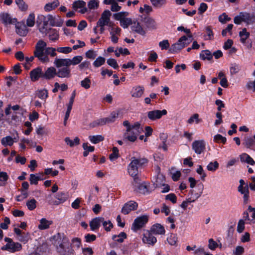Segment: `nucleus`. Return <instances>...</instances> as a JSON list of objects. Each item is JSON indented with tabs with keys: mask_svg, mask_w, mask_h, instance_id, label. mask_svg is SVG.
<instances>
[{
	"mask_svg": "<svg viewBox=\"0 0 255 255\" xmlns=\"http://www.w3.org/2000/svg\"><path fill=\"white\" fill-rule=\"evenodd\" d=\"M46 43L42 40H39L36 44L34 52V56L42 63L49 62L48 55L54 57L56 55V49L53 47H46Z\"/></svg>",
	"mask_w": 255,
	"mask_h": 255,
	"instance_id": "1",
	"label": "nucleus"
},
{
	"mask_svg": "<svg viewBox=\"0 0 255 255\" xmlns=\"http://www.w3.org/2000/svg\"><path fill=\"white\" fill-rule=\"evenodd\" d=\"M148 160L145 158H136L132 157L131 158V162L128 167V171L129 174L133 178V181L137 184H139L140 179L138 178L137 174L138 173V167L146 164Z\"/></svg>",
	"mask_w": 255,
	"mask_h": 255,
	"instance_id": "2",
	"label": "nucleus"
},
{
	"mask_svg": "<svg viewBox=\"0 0 255 255\" xmlns=\"http://www.w3.org/2000/svg\"><path fill=\"white\" fill-rule=\"evenodd\" d=\"M52 244L56 247L59 253L65 251V246L69 243L68 239L62 233H57L50 238Z\"/></svg>",
	"mask_w": 255,
	"mask_h": 255,
	"instance_id": "3",
	"label": "nucleus"
},
{
	"mask_svg": "<svg viewBox=\"0 0 255 255\" xmlns=\"http://www.w3.org/2000/svg\"><path fill=\"white\" fill-rule=\"evenodd\" d=\"M82 60L83 57L80 55L74 56L71 59L56 58L54 61V64L56 68H60L63 66H70L71 65H76L80 64Z\"/></svg>",
	"mask_w": 255,
	"mask_h": 255,
	"instance_id": "4",
	"label": "nucleus"
},
{
	"mask_svg": "<svg viewBox=\"0 0 255 255\" xmlns=\"http://www.w3.org/2000/svg\"><path fill=\"white\" fill-rule=\"evenodd\" d=\"M191 42V39H188L186 36L184 35L180 37L176 43L171 45L169 51L172 53L178 52L187 46Z\"/></svg>",
	"mask_w": 255,
	"mask_h": 255,
	"instance_id": "5",
	"label": "nucleus"
},
{
	"mask_svg": "<svg viewBox=\"0 0 255 255\" xmlns=\"http://www.w3.org/2000/svg\"><path fill=\"white\" fill-rule=\"evenodd\" d=\"M4 241L7 242V244L1 247V249L3 251H7L11 253H14L21 250L22 249L20 244L13 242L10 238L5 237Z\"/></svg>",
	"mask_w": 255,
	"mask_h": 255,
	"instance_id": "6",
	"label": "nucleus"
},
{
	"mask_svg": "<svg viewBox=\"0 0 255 255\" xmlns=\"http://www.w3.org/2000/svg\"><path fill=\"white\" fill-rule=\"evenodd\" d=\"M111 12L109 10H105L102 14L101 17L97 22V26H109L113 25L110 21Z\"/></svg>",
	"mask_w": 255,
	"mask_h": 255,
	"instance_id": "7",
	"label": "nucleus"
},
{
	"mask_svg": "<svg viewBox=\"0 0 255 255\" xmlns=\"http://www.w3.org/2000/svg\"><path fill=\"white\" fill-rule=\"evenodd\" d=\"M148 218L149 217L147 215H143L136 218L132 225L131 229L134 231L140 229L147 223Z\"/></svg>",
	"mask_w": 255,
	"mask_h": 255,
	"instance_id": "8",
	"label": "nucleus"
},
{
	"mask_svg": "<svg viewBox=\"0 0 255 255\" xmlns=\"http://www.w3.org/2000/svg\"><path fill=\"white\" fill-rule=\"evenodd\" d=\"M250 35V32L247 31L246 28H244L239 32L241 42L243 43L248 49H251L252 47V42L248 40Z\"/></svg>",
	"mask_w": 255,
	"mask_h": 255,
	"instance_id": "9",
	"label": "nucleus"
},
{
	"mask_svg": "<svg viewBox=\"0 0 255 255\" xmlns=\"http://www.w3.org/2000/svg\"><path fill=\"white\" fill-rule=\"evenodd\" d=\"M192 148L196 153L200 154L205 150L206 142L204 140H195L192 144Z\"/></svg>",
	"mask_w": 255,
	"mask_h": 255,
	"instance_id": "10",
	"label": "nucleus"
},
{
	"mask_svg": "<svg viewBox=\"0 0 255 255\" xmlns=\"http://www.w3.org/2000/svg\"><path fill=\"white\" fill-rule=\"evenodd\" d=\"M123 125L127 128L129 127L131 129L130 131L132 132L133 134L136 137L143 131L142 128L140 127V124L138 122H136L133 125H130L128 121H125L123 122Z\"/></svg>",
	"mask_w": 255,
	"mask_h": 255,
	"instance_id": "11",
	"label": "nucleus"
},
{
	"mask_svg": "<svg viewBox=\"0 0 255 255\" xmlns=\"http://www.w3.org/2000/svg\"><path fill=\"white\" fill-rule=\"evenodd\" d=\"M167 114V112L165 109L162 111L155 110L149 111L147 113V117L151 121H155L160 119L162 116L166 115Z\"/></svg>",
	"mask_w": 255,
	"mask_h": 255,
	"instance_id": "12",
	"label": "nucleus"
},
{
	"mask_svg": "<svg viewBox=\"0 0 255 255\" xmlns=\"http://www.w3.org/2000/svg\"><path fill=\"white\" fill-rule=\"evenodd\" d=\"M57 76L61 78H69L71 76V69L69 66H63L57 68Z\"/></svg>",
	"mask_w": 255,
	"mask_h": 255,
	"instance_id": "13",
	"label": "nucleus"
},
{
	"mask_svg": "<svg viewBox=\"0 0 255 255\" xmlns=\"http://www.w3.org/2000/svg\"><path fill=\"white\" fill-rule=\"evenodd\" d=\"M143 236L142 241L144 244L153 246L157 241L156 238L149 230L145 231Z\"/></svg>",
	"mask_w": 255,
	"mask_h": 255,
	"instance_id": "14",
	"label": "nucleus"
},
{
	"mask_svg": "<svg viewBox=\"0 0 255 255\" xmlns=\"http://www.w3.org/2000/svg\"><path fill=\"white\" fill-rule=\"evenodd\" d=\"M138 206L137 203L133 201L126 203L122 209V213L125 215L128 214L131 211L135 210Z\"/></svg>",
	"mask_w": 255,
	"mask_h": 255,
	"instance_id": "15",
	"label": "nucleus"
},
{
	"mask_svg": "<svg viewBox=\"0 0 255 255\" xmlns=\"http://www.w3.org/2000/svg\"><path fill=\"white\" fill-rule=\"evenodd\" d=\"M243 17L242 19L244 22L248 24H253L255 23V13H249L246 11L241 12Z\"/></svg>",
	"mask_w": 255,
	"mask_h": 255,
	"instance_id": "16",
	"label": "nucleus"
},
{
	"mask_svg": "<svg viewBox=\"0 0 255 255\" xmlns=\"http://www.w3.org/2000/svg\"><path fill=\"white\" fill-rule=\"evenodd\" d=\"M30 76L32 81H37L40 78H43V71L40 67H37L30 72Z\"/></svg>",
	"mask_w": 255,
	"mask_h": 255,
	"instance_id": "17",
	"label": "nucleus"
},
{
	"mask_svg": "<svg viewBox=\"0 0 255 255\" xmlns=\"http://www.w3.org/2000/svg\"><path fill=\"white\" fill-rule=\"evenodd\" d=\"M153 235H163L165 233L164 227L160 224L156 223L151 226L149 230Z\"/></svg>",
	"mask_w": 255,
	"mask_h": 255,
	"instance_id": "18",
	"label": "nucleus"
},
{
	"mask_svg": "<svg viewBox=\"0 0 255 255\" xmlns=\"http://www.w3.org/2000/svg\"><path fill=\"white\" fill-rule=\"evenodd\" d=\"M57 76V70L54 67H48L44 72H43V79L51 80Z\"/></svg>",
	"mask_w": 255,
	"mask_h": 255,
	"instance_id": "19",
	"label": "nucleus"
},
{
	"mask_svg": "<svg viewBox=\"0 0 255 255\" xmlns=\"http://www.w3.org/2000/svg\"><path fill=\"white\" fill-rule=\"evenodd\" d=\"M144 92V88L141 86H135L132 87L130 92L133 98H139L141 97Z\"/></svg>",
	"mask_w": 255,
	"mask_h": 255,
	"instance_id": "20",
	"label": "nucleus"
},
{
	"mask_svg": "<svg viewBox=\"0 0 255 255\" xmlns=\"http://www.w3.org/2000/svg\"><path fill=\"white\" fill-rule=\"evenodd\" d=\"M131 29L132 31L142 36L145 35L146 33V30L144 29L140 25V23L137 21L132 22Z\"/></svg>",
	"mask_w": 255,
	"mask_h": 255,
	"instance_id": "21",
	"label": "nucleus"
},
{
	"mask_svg": "<svg viewBox=\"0 0 255 255\" xmlns=\"http://www.w3.org/2000/svg\"><path fill=\"white\" fill-rule=\"evenodd\" d=\"M86 3L83 0H76L75 1L73 4L72 7L74 10H77L78 8H81L79 12L81 13H85L88 11V8L86 7Z\"/></svg>",
	"mask_w": 255,
	"mask_h": 255,
	"instance_id": "22",
	"label": "nucleus"
},
{
	"mask_svg": "<svg viewBox=\"0 0 255 255\" xmlns=\"http://www.w3.org/2000/svg\"><path fill=\"white\" fill-rule=\"evenodd\" d=\"M103 217H96L93 219L89 223L90 229L92 231H95L99 228L101 224L103 222Z\"/></svg>",
	"mask_w": 255,
	"mask_h": 255,
	"instance_id": "23",
	"label": "nucleus"
},
{
	"mask_svg": "<svg viewBox=\"0 0 255 255\" xmlns=\"http://www.w3.org/2000/svg\"><path fill=\"white\" fill-rule=\"evenodd\" d=\"M139 182H140V181ZM133 184L135 187H138L139 193L141 194H145L150 192V191L149 190V184L148 183L144 182L141 184L140 183H139V184H137L133 181Z\"/></svg>",
	"mask_w": 255,
	"mask_h": 255,
	"instance_id": "24",
	"label": "nucleus"
},
{
	"mask_svg": "<svg viewBox=\"0 0 255 255\" xmlns=\"http://www.w3.org/2000/svg\"><path fill=\"white\" fill-rule=\"evenodd\" d=\"M0 17L4 24H16L17 23V19L14 18H12L10 14L7 13H2L0 15Z\"/></svg>",
	"mask_w": 255,
	"mask_h": 255,
	"instance_id": "25",
	"label": "nucleus"
},
{
	"mask_svg": "<svg viewBox=\"0 0 255 255\" xmlns=\"http://www.w3.org/2000/svg\"><path fill=\"white\" fill-rule=\"evenodd\" d=\"M52 224L53 221L52 220H48L46 218H42L39 221L38 228L39 230H44L49 229Z\"/></svg>",
	"mask_w": 255,
	"mask_h": 255,
	"instance_id": "26",
	"label": "nucleus"
},
{
	"mask_svg": "<svg viewBox=\"0 0 255 255\" xmlns=\"http://www.w3.org/2000/svg\"><path fill=\"white\" fill-rule=\"evenodd\" d=\"M16 32L21 36H25L28 33V29L26 26L23 23H18L15 24Z\"/></svg>",
	"mask_w": 255,
	"mask_h": 255,
	"instance_id": "27",
	"label": "nucleus"
},
{
	"mask_svg": "<svg viewBox=\"0 0 255 255\" xmlns=\"http://www.w3.org/2000/svg\"><path fill=\"white\" fill-rule=\"evenodd\" d=\"M67 196L64 192H59L56 195V198L59 200V201H55L54 202L48 201V203L50 205H58L59 204L62 203L66 201L67 199Z\"/></svg>",
	"mask_w": 255,
	"mask_h": 255,
	"instance_id": "28",
	"label": "nucleus"
},
{
	"mask_svg": "<svg viewBox=\"0 0 255 255\" xmlns=\"http://www.w3.org/2000/svg\"><path fill=\"white\" fill-rule=\"evenodd\" d=\"M238 191L242 194L244 195L243 200L244 204L248 203L249 199V185L243 187V188H238Z\"/></svg>",
	"mask_w": 255,
	"mask_h": 255,
	"instance_id": "29",
	"label": "nucleus"
},
{
	"mask_svg": "<svg viewBox=\"0 0 255 255\" xmlns=\"http://www.w3.org/2000/svg\"><path fill=\"white\" fill-rule=\"evenodd\" d=\"M119 116V112L116 111L112 112L108 117L102 118V120L104 121V125L114 123L118 118Z\"/></svg>",
	"mask_w": 255,
	"mask_h": 255,
	"instance_id": "30",
	"label": "nucleus"
},
{
	"mask_svg": "<svg viewBox=\"0 0 255 255\" xmlns=\"http://www.w3.org/2000/svg\"><path fill=\"white\" fill-rule=\"evenodd\" d=\"M243 144L247 148L253 149L255 146V140L252 137H245L243 140Z\"/></svg>",
	"mask_w": 255,
	"mask_h": 255,
	"instance_id": "31",
	"label": "nucleus"
},
{
	"mask_svg": "<svg viewBox=\"0 0 255 255\" xmlns=\"http://www.w3.org/2000/svg\"><path fill=\"white\" fill-rule=\"evenodd\" d=\"M130 130L131 129L129 127L127 128L126 131L124 134V138L129 141L134 142L136 140L137 138Z\"/></svg>",
	"mask_w": 255,
	"mask_h": 255,
	"instance_id": "32",
	"label": "nucleus"
},
{
	"mask_svg": "<svg viewBox=\"0 0 255 255\" xmlns=\"http://www.w3.org/2000/svg\"><path fill=\"white\" fill-rule=\"evenodd\" d=\"M240 159L242 162H246L252 165L255 164V161L254 159L248 154L243 153L240 155Z\"/></svg>",
	"mask_w": 255,
	"mask_h": 255,
	"instance_id": "33",
	"label": "nucleus"
},
{
	"mask_svg": "<svg viewBox=\"0 0 255 255\" xmlns=\"http://www.w3.org/2000/svg\"><path fill=\"white\" fill-rule=\"evenodd\" d=\"M59 5V2L58 0H54L52 2H49L45 4L44 6V9L46 11H50Z\"/></svg>",
	"mask_w": 255,
	"mask_h": 255,
	"instance_id": "34",
	"label": "nucleus"
},
{
	"mask_svg": "<svg viewBox=\"0 0 255 255\" xmlns=\"http://www.w3.org/2000/svg\"><path fill=\"white\" fill-rule=\"evenodd\" d=\"M200 58L203 60H211L213 58L211 52L209 50H204L201 51L200 54Z\"/></svg>",
	"mask_w": 255,
	"mask_h": 255,
	"instance_id": "35",
	"label": "nucleus"
},
{
	"mask_svg": "<svg viewBox=\"0 0 255 255\" xmlns=\"http://www.w3.org/2000/svg\"><path fill=\"white\" fill-rule=\"evenodd\" d=\"M14 143V139L10 136H6L1 140V143L4 146H12Z\"/></svg>",
	"mask_w": 255,
	"mask_h": 255,
	"instance_id": "36",
	"label": "nucleus"
},
{
	"mask_svg": "<svg viewBox=\"0 0 255 255\" xmlns=\"http://www.w3.org/2000/svg\"><path fill=\"white\" fill-rule=\"evenodd\" d=\"M89 140L94 144H97L104 140V137L101 135H90Z\"/></svg>",
	"mask_w": 255,
	"mask_h": 255,
	"instance_id": "37",
	"label": "nucleus"
},
{
	"mask_svg": "<svg viewBox=\"0 0 255 255\" xmlns=\"http://www.w3.org/2000/svg\"><path fill=\"white\" fill-rule=\"evenodd\" d=\"M82 146L84 150L83 152V156L84 157L87 156L89 152H92L94 151V146H89L88 143H84Z\"/></svg>",
	"mask_w": 255,
	"mask_h": 255,
	"instance_id": "38",
	"label": "nucleus"
},
{
	"mask_svg": "<svg viewBox=\"0 0 255 255\" xmlns=\"http://www.w3.org/2000/svg\"><path fill=\"white\" fill-rule=\"evenodd\" d=\"M67 144L69 145L70 147H73L75 145H78L80 143V139L78 137H76L74 140L70 139L69 137H67L64 139Z\"/></svg>",
	"mask_w": 255,
	"mask_h": 255,
	"instance_id": "39",
	"label": "nucleus"
},
{
	"mask_svg": "<svg viewBox=\"0 0 255 255\" xmlns=\"http://www.w3.org/2000/svg\"><path fill=\"white\" fill-rule=\"evenodd\" d=\"M127 238V235L125 232H121L119 235H114L113 240L119 243H122L125 239Z\"/></svg>",
	"mask_w": 255,
	"mask_h": 255,
	"instance_id": "40",
	"label": "nucleus"
},
{
	"mask_svg": "<svg viewBox=\"0 0 255 255\" xmlns=\"http://www.w3.org/2000/svg\"><path fill=\"white\" fill-rule=\"evenodd\" d=\"M146 26L151 29H156L157 27V23L155 20L152 18H149L146 21Z\"/></svg>",
	"mask_w": 255,
	"mask_h": 255,
	"instance_id": "41",
	"label": "nucleus"
},
{
	"mask_svg": "<svg viewBox=\"0 0 255 255\" xmlns=\"http://www.w3.org/2000/svg\"><path fill=\"white\" fill-rule=\"evenodd\" d=\"M106 61V59L103 57L99 56L93 62L95 67L98 68L103 65Z\"/></svg>",
	"mask_w": 255,
	"mask_h": 255,
	"instance_id": "42",
	"label": "nucleus"
},
{
	"mask_svg": "<svg viewBox=\"0 0 255 255\" xmlns=\"http://www.w3.org/2000/svg\"><path fill=\"white\" fill-rule=\"evenodd\" d=\"M36 95L39 98L45 100L48 97V92L46 89L40 90L36 92Z\"/></svg>",
	"mask_w": 255,
	"mask_h": 255,
	"instance_id": "43",
	"label": "nucleus"
},
{
	"mask_svg": "<svg viewBox=\"0 0 255 255\" xmlns=\"http://www.w3.org/2000/svg\"><path fill=\"white\" fill-rule=\"evenodd\" d=\"M132 22H133L131 18L125 17L124 19L121 20L120 22V25L124 28H127L129 25H132Z\"/></svg>",
	"mask_w": 255,
	"mask_h": 255,
	"instance_id": "44",
	"label": "nucleus"
},
{
	"mask_svg": "<svg viewBox=\"0 0 255 255\" xmlns=\"http://www.w3.org/2000/svg\"><path fill=\"white\" fill-rule=\"evenodd\" d=\"M219 163L217 161L211 162L207 166V169L210 171L214 172L219 168Z\"/></svg>",
	"mask_w": 255,
	"mask_h": 255,
	"instance_id": "45",
	"label": "nucleus"
},
{
	"mask_svg": "<svg viewBox=\"0 0 255 255\" xmlns=\"http://www.w3.org/2000/svg\"><path fill=\"white\" fill-rule=\"evenodd\" d=\"M91 81L89 77H86L81 81V86L85 89H88L90 88Z\"/></svg>",
	"mask_w": 255,
	"mask_h": 255,
	"instance_id": "46",
	"label": "nucleus"
},
{
	"mask_svg": "<svg viewBox=\"0 0 255 255\" xmlns=\"http://www.w3.org/2000/svg\"><path fill=\"white\" fill-rule=\"evenodd\" d=\"M44 178H40L39 176H36L34 174L30 175L29 181L31 184L37 185L39 180H42Z\"/></svg>",
	"mask_w": 255,
	"mask_h": 255,
	"instance_id": "47",
	"label": "nucleus"
},
{
	"mask_svg": "<svg viewBox=\"0 0 255 255\" xmlns=\"http://www.w3.org/2000/svg\"><path fill=\"white\" fill-rule=\"evenodd\" d=\"M36 200L33 198L27 201L26 203L27 208L30 211L33 210L36 207Z\"/></svg>",
	"mask_w": 255,
	"mask_h": 255,
	"instance_id": "48",
	"label": "nucleus"
},
{
	"mask_svg": "<svg viewBox=\"0 0 255 255\" xmlns=\"http://www.w3.org/2000/svg\"><path fill=\"white\" fill-rule=\"evenodd\" d=\"M199 115L198 114H194L188 120L187 123L189 124H192L194 121L196 124H198L201 122V120L199 119Z\"/></svg>",
	"mask_w": 255,
	"mask_h": 255,
	"instance_id": "49",
	"label": "nucleus"
},
{
	"mask_svg": "<svg viewBox=\"0 0 255 255\" xmlns=\"http://www.w3.org/2000/svg\"><path fill=\"white\" fill-rule=\"evenodd\" d=\"M99 1L98 0H90L88 3V7L90 10L95 9L98 7Z\"/></svg>",
	"mask_w": 255,
	"mask_h": 255,
	"instance_id": "50",
	"label": "nucleus"
},
{
	"mask_svg": "<svg viewBox=\"0 0 255 255\" xmlns=\"http://www.w3.org/2000/svg\"><path fill=\"white\" fill-rule=\"evenodd\" d=\"M15 2L21 10L25 11L27 10L28 5L23 0H15Z\"/></svg>",
	"mask_w": 255,
	"mask_h": 255,
	"instance_id": "51",
	"label": "nucleus"
},
{
	"mask_svg": "<svg viewBox=\"0 0 255 255\" xmlns=\"http://www.w3.org/2000/svg\"><path fill=\"white\" fill-rule=\"evenodd\" d=\"M104 125V121L102 119H97L91 123L89 125V127L91 128H94L98 126Z\"/></svg>",
	"mask_w": 255,
	"mask_h": 255,
	"instance_id": "52",
	"label": "nucleus"
},
{
	"mask_svg": "<svg viewBox=\"0 0 255 255\" xmlns=\"http://www.w3.org/2000/svg\"><path fill=\"white\" fill-rule=\"evenodd\" d=\"M119 157V149L116 147H114L112 150V153L109 156V158L111 161L114 160Z\"/></svg>",
	"mask_w": 255,
	"mask_h": 255,
	"instance_id": "53",
	"label": "nucleus"
},
{
	"mask_svg": "<svg viewBox=\"0 0 255 255\" xmlns=\"http://www.w3.org/2000/svg\"><path fill=\"white\" fill-rule=\"evenodd\" d=\"M128 12H120L114 14V17L115 19L119 20L120 22L122 19H124L126 16L128 15Z\"/></svg>",
	"mask_w": 255,
	"mask_h": 255,
	"instance_id": "54",
	"label": "nucleus"
},
{
	"mask_svg": "<svg viewBox=\"0 0 255 255\" xmlns=\"http://www.w3.org/2000/svg\"><path fill=\"white\" fill-rule=\"evenodd\" d=\"M226 138L220 134L215 135L214 137V141L217 143L222 142L225 144L226 142Z\"/></svg>",
	"mask_w": 255,
	"mask_h": 255,
	"instance_id": "55",
	"label": "nucleus"
},
{
	"mask_svg": "<svg viewBox=\"0 0 255 255\" xmlns=\"http://www.w3.org/2000/svg\"><path fill=\"white\" fill-rule=\"evenodd\" d=\"M35 23V17L33 13H31L29 15L27 20L26 24L29 27H32L34 25Z\"/></svg>",
	"mask_w": 255,
	"mask_h": 255,
	"instance_id": "56",
	"label": "nucleus"
},
{
	"mask_svg": "<svg viewBox=\"0 0 255 255\" xmlns=\"http://www.w3.org/2000/svg\"><path fill=\"white\" fill-rule=\"evenodd\" d=\"M152 4L157 7L160 8L166 3L165 0H150Z\"/></svg>",
	"mask_w": 255,
	"mask_h": 255,
	"instance_id": "57",
	"label": "nucleus"
},
{
	"mask_svg": "<svg viewBox=\"0 0 255 255\" xmlns=\"http://www.w3.org/2000/svg\"><path fill=\"white\" fill-rule=\"evenodd\" d=\"M72 48L70 47H60L56 49V50L60 53L68 54L72 51Z\"/></svg>",
	"mask_w": 255,
	"mask_h": 255,
	"instance_id": "58",
	"label": "nucleus"
},
{
	"mask_svg": "<svg viewBox=\"0 0 255 255\" xmlns=\"http://www.w3.org/2000/svg\"><path fill=\"white\" fill-rule=\"evenodd\" d=\"M107 64L112 67L113 68L117 69L119 68V65L117 63V61L113 58L108 59L107 61Z\"/></svg>",
	"mask_w": 255,
	"mask_h": 255,
	"instance_id": "59",
	"label": "nucleus"
},
{
	"mask_svg": "<svg viewBox=\"0 0 255 255\" xmlns=\"http://www.w3.org/2000/svg\"><path fill=\"white\" fill-rule=\"evenodd\" d=\"M102 224L106 231H110L113 227V224L110 221H105L104 220V218H103Z\"/></svg>",
	"mask_w": 255,
	"mask_h": 255,
	"instance_id": "60",
	"label": "nucleus"
},
{
	"mask_svg": "<svg viewBox=\"0 0 255 255\" xmlns=\"http://www.w3.org/2000/svg\"><path fill=\"white\" fill-rule=\"evenodd\" d=\"M159 46L162 50H166L169 48L170 44L168 40H163L159 43Z\"/></svg>",
	"mask_w": 255,
	"mask_h": 255,
	"instance_id": "61",
	"label": "nucleus"
},
{
	"mask_svg": "<svg viewBox=\"0 0 255 255\" xmlns=\"http://www.w3.org/2000/svg\"><path fill=\"white\" fill-rule=\"evenodd\" d=\"M245 222L243 220L241 219L239 221L237 226V231L241 233L245 229Z\"/></svg>",
	"mask_w": 255,
	"mask_h": 255,
	"instance_id": "62",
	"label": "nucleus"
},
{
	"mask_svg": "<svg viewBox=\"0 0 255 255\" xmlns=\"http://www.w3.org/2000/svg\"><path fill=\"white\" fill-rule=\"evenodd\" d=\"M231 19V18L228 17L225 13H223L219 17V21L223 23H225L227 21H230Z\"/></svg>",
	"mask_w": 255,
	"mask_h": 255,
	"instance_id": "63",
	"label": "nucleus"
},
{
	"mask_svg": "<svg viewBox=\"0 0 255 255\" xmlns=\"http://www.w3.org/2000/svg\"><path fill=\"white\" fill-rule=\"evenodd\" d=\"M194 255H205L207 253L205 251V249L202 247H200L196 249L194 252Z\"/></svg>",
	"mask_w": 255,
	"mask_h": 255,
	"instance_id": "64",
	"label": "nucleus"
}]
</instances>
